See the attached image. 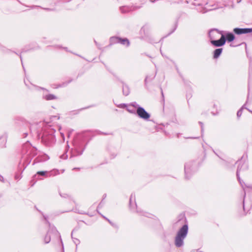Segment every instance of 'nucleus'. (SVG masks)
Segmentation results:
<instances>
[{
    "mask_svg": "<svg viewBox=\"0 0 252 252\" xmlns=\"http://www.w3.org/2000/svg\"><path fill=\"white\" fill-rule=\"evenodd\" d=\"M188 232V226L184 225L178 231L175 237V244L177 247H180L184 244V240L186 237Z\"/></svg>",
    "mask_w": 252,
    "mask_h": 252,
    "instance_id": "1",
    "label": "nucleus"
},
{
    "mask_svg": "<svg viewBox=\"0 0 252 252\" xmlns=\"http://www.w3.org/2000/svg\"><path fill=\"white\" fill-rule=\"evenodd\" d=\"M137 113L139 117L145 120H148L150 117V114L141 107H138Z\"/></svg>",
    "mask_w": 252,
    "mask_h": 252,
    "instance_id": "2",
    "label": "nucleus"
},
{
    "mask_svg": "<svg viewBox=\"0 0 252 252\" xmlns=\"http://www.w3.org/2000/svg\"><path fill=\"white\" fill-rule=\"evenodd\" d=\"M226 40L225 35L222 34V36L219 40H212L211 43L216 47H220L223 45L225 43Z\"/></svg>",
    "mask_w": 252,
    "mask_h": 252,
    "instance_id": "3",
    "label": "nucleus"
},
{
    "mask_svg": "<svg viewBox=\"0 0 252 252\" xmlns=\"http://www.w3.org/2000/svg\"><path fill=\"white\" fill-rule=\"evenodd\" d=\"M222 34H223L222 31H220L217 29H214L210 32L209 36L212 40L218 38L220 35L222 36Z\"/></svg>",
    "mask_w": 252,
    "mask_h": 252,
    "instance_id": "4",
    "label": "nucleus"
},
{
    "mask_svg": "<svg viewBox=\"0 0 252 252\" xmlns=\"http://www.w3.org/2000/svg\"><path fill=\"white\" fill-rule=\"evenodd\" d=\"M242 168H243L242 170H246L248 168V165L246 163H242V161H240L239 162V165H238V169H237V178L240 182V183L241 184V186L243 187V186L242 184V182H241V181L240 180V177H239V174H240V172L242 171Z\"/></svg>",
    "mask_w": 252,
    "mask_h": 252,
    "instance_id": "5",
    "label": "nucleus"
},
{
    "mask_svg": "<svg viewBox=\"0 0 252 252\" xmlns=\"http://www.w3.org/2000/svg\"><path fill=\"white\" fill-rule=\"evenodd\" d=\"M233 32L237 34L248 33L252 32V29L250 28H235Z\"/></svg>",
    "mask_w": 252,
    "mask_h": 252,
    "instance_id": "6",
    "label": "nucleus"
},
{
    "mask_svg": "<svg viewBox=\"0 0 252 252\" xmlns=\"http://www.w3.org/2000/svg\"><path fill=\"white\" fill-rule=\"evenodd\" d=\"M111 42H116V43H120L123 45H126V46H128L129 42L128 39H121L118 37H112L111 38Z\"/></svg>",
    "mask_w": 252,
    "mask_h": 252,
    "instance_id": "7",
    "label": "nucleus"
},
{
    "mask_svg": "<svg viewBox=\"0 0 252 252\" xmlns=\"http://www.w3.org/2000/svg\"><path fill=\"white\" fill-rule=\"evenodd\" d=\"M222 52V48H218L216 49L214 52V58L217 59L219 57V56L221 55Z\"/></svg>",
    "mask_w": 252,
    "mask_h": 252,
    "instance_id": "8",
    "label": "nucleus"
},
{
    "mask_svg": "<svg viewBox=\"0 0 252 252\" xmlns=\"http://www.w3.org/2000/svg\"><path fill=\"white\" fill-rule=\"evenodd\" d=\"M226 39L228 42H231L233 41L235 39V36L234 34L232 33L228 32L225 35Z\"/></svg>",
    "mask_w": 252,
    "mask_h": 252,
    "instance_id": "9",
    "label": "nucleus"
},
{
    "mask_svg": "<svg viewBox=\"0 0 252 252\" xmlns=\"http://www.w3.org/2000/svg\"><path fill=\"white\" fill-rule=\"evenodd\" d=\"M44 97L45 99H46L47 100L55 99L56 98V97L55 95H54L53 94H51L46 95L44 96Z\"/></svg>",
    "mask_w": 252,
    "mask_h": 252,
    "instance_id": "10",
    "label": "nucleus"
},
{
    "mask_svg": "<svg viewBox=\"0 0 252 252\" xmlns=\"http://www.w3.org/2000/svg\"><path fill=\"white\" fill-rule=\"evenodd\" d=\"M129 93V88L127 86H124L123 87V94L125 95H127Z\"/></svg>",
    "mask_w": 252,
    "mask_h": 252,
    "instance_id": "11",
    "label": "nucleus"
},
{
    "mask_svg": "<svg viewBox=\"0 0 252 252\" xmlns=\"http://www.w3.org/2000/svg\"><path fill=\"white\" fill-rule=\"evenodd\" d=\"M126 109L130 113H132L134 112V110L131 109V106L130 105L126 107Z\"/></svg>",
    "mask_w": 252,
    "mask_h": 252,
    "instance_id": "12",
    "label": "nucleus"
},
{
    "mask_svg": "<svg viewBox=\"0 0 252 252\" xmlns=\"http://www.w3.org/2000/svg\"><path fill=\"white\" fill-rule=\"evenodd\" d=\"M46 173V171H38L37 174L40 175L44 176Z\"/></svg>",
    "mask_w": 252,
    "mask_h": 252,
    "instance_id": "13",
    "label": "nucleus"
},
{
    "mask_svg": "<svg viewBox=\"0 0 252 252\" xmlns=\"http://www.w3.org/2000/svg\"><path fill=\"white\" fill-rule=\"evenodd\" d=\"M50 241V237L46 236L45 238V242L46 243H48Z\"/></svg>",
    "mask_w": 252,
    "mask_h": 252,
    "instance_id": "14",
    "label": "nucleus"
},
{
    "mask_svg": "<svg viewBox=\"0 0 252 252\" xmlns=\"http://www.w3.org/2000/svg\"><path fill=\"white\" fill-rule=\"evenodd\" d=\"M242 110H239V111L237 112V116H238V117H241V116L242 115Z\"/></svg>",
    "mask_w": 252,
    "mask_h": 252,
    "instance_id": "15",
    "label": "nucleus"
},
{
    "mask_svg": "<svg viewBox=\"0 0 252 252\" xmlns=\"http://www.w3.org/2000/svg\"><path fill=\"white\" fill-rule=\"evenodd\" d=\"M118 107L120 108L127 107L126 104H120L118 105Z\"/></svg>",
    "mask_w": 252,
    "mask_h": 252,
    "instance_id": "16",
    "label": "nucleus"
},
{
    "mask_svg": "<svg viewBox=\"0 0 252 252\" xmlns=\"http://www.w3.org/2000/svg\"><path fill=\"white\" fill-rule=\"evenodd\" d=\"M131 105H132V106L134 107H138V104H137L136 102H134V103H133L131 104Z\"/></svg>",
    "mask_w": 252,
    "mask_h": 252,
    "instance_id": "17",
    "label": "nucleus"
},
{
    "mask_svg": "<svg viewBox=\"0 0 252 252\" xmlns=\"http://www.w3.org/2000/svg\"><path fill=\"white\" fill-rule=\"evenodd\" d=\"M0 181L3 182V178L2 176H0Z\"/></svg>",
    "mask_w": 252,
    "mask_h": 252,
    "instance_id": "18",
    "label": "nucleus"
},
{
    "mask_svg": "<svg viewBox=\"0 0 252 252\" xmlns=\"http://www.w3.org/2000/svg\"><path fill=\"white\" fill-rule=\"evenodd\" d=\"M186 170H187V167L186 166H185V172L186 173Z\"/></svg>",
    "mask_w": 252,
    "mask_h": 252,
    "instance_id": "19",
    "label": "nucleus"
},
{
    "mask_svg": "<svg viewBox=\"0 0 252 252\" xmlns=\"http://www.w3.org/2000/svg\"><path fill=\"white\" fill-rule=\"evenodd\" d=\"M131 197H132V196L130 197V200H129L130 204H131Z\"/></svg>",
    "mask_w": 252,
    "mask_h": 252,
    "instance_id": "20",
    "label": "nucleus"
},
{
    "mask_svg": "<svg viewBox=\"0 0 252 252\" xmlns=\"http://www.w3.org/2000/svg\"><path fill=\"white\" fill-rule=\"evenodd\" d=\"M250 112H251L252 113V111L249 110Z\"/></svg>",
    "mask_w": 252,
    "mask_h": 252,
    "instance_id": "21",
    "label": "nucleus"
}]
</instances>
